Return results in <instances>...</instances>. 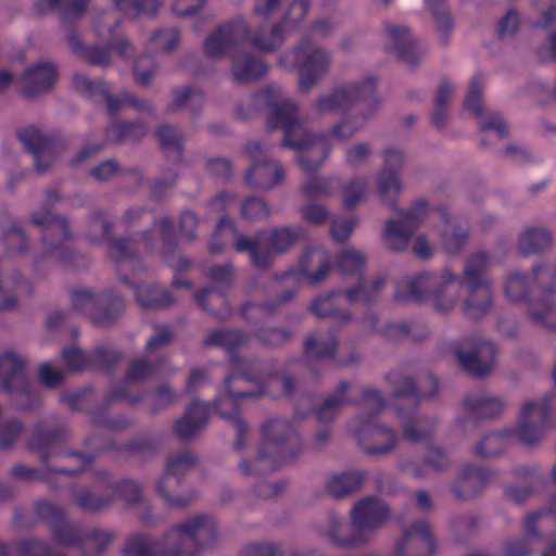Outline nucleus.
<instances>
[{"label": "nucleus", "mask_w": 556, "mask_h": 556, "mask_svg": "<svg viewBox=\"0 0 556 556\" xmlns=\"http://www.w3.org/2000/svg\"><path fill=\"white\" fill-rule=\"evenodd\" d=\"M376 81L367 77L362 81L350 83L337 87L331 92L320 96L314 108L320 113H336L355 109L357 114L336 125L331 131L323 136L309 134L296 118L295 104L280 94L271 103L268 124L271 128L285 129L283 146L296 150H312L321 153L323 157L311 164L301 159L303 169L309 172L317 168L327 157L332 141H345L361 130L369 116L378 109L379 99L375 93Z\"/></svg>", "instance_id": "f257e3e1"}, {"label": "nucleus", "mask_w": 556, "mask_h": 556, "mask_svg": "<svg viewBox=\"0 0 556 556\" xmlns=\"http://www.w3.org/2000/svg\"><path fill=\"white\" fill-rule=\"evenodd\" d=\"M422 224H428L438 232L446 254L456 255L464 250L469 238L468 230L452 218L444 207L430 206L425 200L416 201L400 220L387 224L384 241L390 249L402 251L415 229Z\"/></svg>", "instance_id": "f03ea898"}, {"label": "nucleus", "mask_w": 556, "mask_h": 556, "mask_svg": "<svg viewBox=\"0 0 556 556\" xmlns=\"http://www.w3.org/2000/svg\"><path fill=\"white\" fill-rule=\"evenodd\" d=\"M216 527L211 517L197 516L169 529L161 540L144 535L129 538L125 556H195L201 548L213 546Z\"/></svg>", "instance_id": "7ed1b4c3"}, {"label": "nucleus", "mask_w": 556, "mask_h": 556, "mask_svg": "<svg viewBox=\"0 0 556 556\" xmlns=\"http://www.w3.org/2000/svg\"><path fill=\"white\" fill-rule=\"evenodd\" d=\"M466 285L460 275L451 267L437 274L425 273L416 277H405L397 282L395 296L403 301H430L440 314L451 313L459 303Z\"/></svg>", "instance_id": "20e7f679"}, {"label": "nucleus", "mask_w": 556, "mask_h": 556, "mask_svg": "<svg viewBox=\"0 0 556 556\" xmlns=\"http://www.w3.org/2000/svg\"><path fill=\"white\" fill-rule=\"evenodd\" d=\"M300 440L292 426L281 419L266 421L262 429V440L256 456L242 459L239 471L243 476L270 472L300 450Z\"/></svg>", "instance_id": "39448f33"}, {"label": "nucleus", "mask_w": 556, "mask_h": 556, "mask_svg": "<svg viewBox=\"0 0 556 556\" xmlns=\"http://www.w3.org/2000/svg\"><path fill=\"white\" fill-rule=\"evenodd\" d=\"M288 33L279 23L268 31L251 33L249 23L238 17L214 29L204 41L205 54L212 59L227 55L233 48L251 41L252 46L263 52L276 51L285 41Z\"/></svg>", "instance_id": "423d86ee"}, {"label": "nucleus", "mask_w": 556, "mask_h": 556, "mask_svg": "<svg viewBox=\"0 0 556 556\" xmlns=\"http://www.w3.org/2000/svg\"><path fill=\"white\" fill-rule=\"evenodd\" d=\"M279 63L286 68L296 67L299 88L302 92H308L328 74L332 55L326 48L303 39L294 49L283 53Z\"/></svg>", "instance_id": "0eeeda50"}, {"label": "nucleus", "mask_w": 556, "mask_h": 556, "mask_svg": "<svg viewBox=\"0 0 556 556\" xmlns=\"http://www.w3.org/2000/svg\"><path fill=\"white\" fill-rule=\"evenodd\" d=\"M389 515V508L382 501L376 497H366L359 501L351 511L355 535L340 539L334 533H330L329 540L339 546L365 544L370 540V535L388 520Z\"/></svg>", "instance_id": "6e6552de"}, {"label": "nucleus", "mask_w": 556, "mask_h": 556, "mask_svg": "<svg viewBox=\"0 0 556 556\" xmlns=\"http://www.w3.org/2000/svg\"><path fill=\"white\" fill-rule=\"evenodd\" d=\"M247 153L253 163L245 174V182L258 189H271L283 178L281 165L268 157V148L258 141L248 144Z\"/></svg>", "instance_id": "1a4fd4ad"}, {"label": "nucleus", "mask_w": 556, "mask_h": 556, "mask_svg": "<svg viewBox=\"0 0 556 556\" xmlns=\"http://www.w3.org/2000/svg\"><path fill=\"white\" fill-rule=\"evenodd\" d=\"M454 353L465 369L475 376H484L494 367L496 348L484 338H475L455 346Z\"/></svg>", "instance_id": "9d476101"}, {"label": "nucleus", "mask_w": 556, "mask_h": 556, "mask_svg": "<svg viewBox=\"0 0 556 556\" xmlns=\"http://www.w3.org/2000/svg\"><path fill=\"white\" fill-rule=\"evenodd\" d=\"M195 458L190 452H181L172 456L166 464L162 477L156 483L157 493L172 506H185L189 500L178 493L180 477L193 467Z\"/></svg>", "instance_id": "9b49d317"}, {"label": "nucleus", "mask_w": 556, "mask_h": 556, "mask_svg": "<svg viewBox=\"0 0 556 556\" xmlns=\"http://www.w3.org/2000/svg\"><path fill=\"white\" fill-rule=\"evenodd\" d=\"M351 430L362 448L370 455L389 453L397 442L393 430L376 425L371 419L353 421Z\"/></svg>", "instance_id": "f8f14e48"}, {"label": "nucleus", "mask_w": 556, "mask_h": 556, "mask_svg": "<svg viewBox=\"0 0 556 556\" xmlns=\"http://www.w3.org/2000/svg\"><path fill=\"white\" fill-rule=\"evenodd\" d=\"M330 269L327 252L321 248H312L301 255L296 269L290 271L286 279L296 280L300 285L316 286L328 277Z\"/></svg>", "instance_id": "ddd939ff"}, {"label": "nucleus", "mask_w": 556, "mask_h": 556, "mask_svg": "<svg viewBox=\"0 0 556 556\" xmlns=\"http://www.w3.org/2000/svg\"><path fill=\"white\" fill-rule=\"evenodd\" d=\"M248 381L249 377L247 375H232L228 377L226 380V394L223 400L216 403L223 418H233V425L239 437L237 442L238 446L241 445V437L247 430V426L236 418L238 414V404L244 399L257 397L263 394L262 390L244 391L243 388Z\"/></svg>", "instance_id": "4468645a"}, {"label": "nucleus", "mask_w": 556, "mask_h": 556, "mask_svg": "<svg viewBox=\"0 0 556 556\" xmlns=\"http://www.w3.org/2000/svg\"><path fill=\"white\" fill-rule=\"evenodd\" d=\"M53 536L61 545L81 543L84 556H100L114 540L113 533L108 531H93L81 535L79 530L71 525H62L54 529Z\"/></svg>", "instance_id": "2eb2a0df"}, {"label": "nucleus", "mask_w": 556, "mask_h": 556, "mask_svg": "<svg viewBox=\"0 0 556 556\" xmlns=\"http://www.w3.org/2000/svg\"><path fill=\"white\" fill-rule=\"evenodd\" d=\"M73 81L74 87L86 97L97 102H104L110 113L117 112L125 103L139 108V104L128 93H123L121 98L113 97L101 80L93 81L84 74H75Z\"/></svg>", "instance_id": "dca6fc26"}, {"label": "nucleus", "mask_w": 556, "mask_h": 556, "mask_svg": "<svg viewBox=\"0 0 556 556\" xmlns=\"http://www.w3.org/2000/svg\"><path fill=\"white\" fill-rule=\"evenodd\" d=\"M434 551L435 542L430 527L427 522L420 521L403 533L396 556H431Z\"/></svg>", "instance_id": "f3484780"}, {"label": "nucleus", "mask_w": 556, "mask_h": 556, "mask_svg": "<svg viewBox=\"0 0 556 556\" xmlns=\"http://www.w3.org/2000/svg\"><path fill=\"white\" fill-rule=\"evenodd\" d=\"M484 80L481 76H475L471 79L469 91L465 101V111L477 116H481L480 128L483 131H494L500 138L507 134L505 123L496 115H491L490 121H485L482 113V89Z\"/></svg>", "instance_id": "a211bd4d"}, {"label": "nucleus", "mask_w": 556, "mask_h": 556, "mask_svg": "<svg viewBox=\"0 0 556 556\" xmlns=\"http://www.w3.org/2000/svg\"><path fill=\"white\" fill-rule=\"evenodd\" d=\"M463 311L471 319H479L489 314L493 303L492 285L466 286Z\"/></svg>", "instance_id": "6ab92c4d"}, {"label": "nucleus", "mask_w": 556, "mask_h": 556, "mask_svg": "<svg viewBox=\"0 0 556 556\" xmlns=\"http://www.w3.org/2000/svg\"><path fill=\"white\" fill-rule=\"evenodd\" d=\"M58 80V72L53 64L42 62L25 72L22 77L24 93L27 97L49 90Z\"/></svg>", "instance_id": "aec40b11"}, {"label": "nucleus", "mask_w": 556, "mask_h": 556, "mask_svg": "<svg viewBox=\"0 0 556 556\" xmlns=\"http://www.w3.org/2000/svg\"><path fill=\"white\" fill-rule=\"evenodd\" d=\"M0 383L7 390H14L25 384V362L13 350L0 354Z\"/></svg>", "instance_id": "412c9836"}, {"label": "nucleus", "mask_w": 556, "mask_h": 556, "mask_svg": "<svg viewBox=\"0 0 556 556\" xmlns=\"http://www.w3.org/2000/svg\"><path fill=\"white\" fill-rule=\"evenodd\" d=\"M20 140L26 149L35 155L36 168L42 173L48 168L43 161L51 160L54 155V149L50 140L35 127L24 129L20 132Z\"/></svg>", "instance_id": "4be33fe9"}, {"label": "nucleus", "mask_w": 556, "mask_h": 556, "mask_svg": "<svg viewBox=\"0 0 556 556\" xmlns=\"http://www.w3.org/2000/svg\"><path fill=\"white\" fill-rule=\"evenodd\" d=\"M208 405L201 402L191 404L186 414L176 422L175 433L184 440L193 438L207 422Z\"/></svg>", "instance_id": "5701e85b"}, {"label": "nucleus", "mask_w": 556, "mask_h": 556, "mask_svg": "<svg viewBox=\"0 0 556 556\" xmlns=\"http://www.w3.org/2000/svg\"><path fill=\"white\" fill-rule=\"evenodd\" d=\"M551 273L544 268H538L528 277L518 271L510 273L504 283V293L508 301L519 302L526 299L534 282L548 278Z\"/></svg>", "instance_id": "b1692460"}, {"label": "nucleus", "mask_w": 556, "mask_h": 556, "mask_svg": "<svg viewBox=\"0 0 556 556\" xmlns=\"http://www.w3.org/2000/svg\"><path fill=\"white\" fill-rule=\"evenodd\" d=\"M465 407L471 415L480 418H493L503 413L505 402L490 393L477 392L466 396Z\"/></svg>", "instance_id": "393cba45"}, {"label": "nucleus", "mask_w": 556, "mask_h": 556, "mask_svg": "<svg viewBox=\"0 0 556 556\" xmlns=\"http://www.w3.org/2000/svg\"><path fill=\"white\" fill-rule=\"evenodd\" d=\"M491 475L482 469L464 466L455 482V494L460 498L475 495L490 479Z\"/></svg>", "instance_id": "a878e982"}, {"label": "nucleus", "mask_w": 556, "mask_h": 556, "mask_svg": "<svg viewBox=\"0 0 556 556\" xmlns=\"http://www.w3.org/2000/svg\"><path fill=\"white\" fill-rule=\"evenodd\" d=\"M492 264L491 257L483 251L471 254L464 265L462 280L466 286H472L476 282L480 285H492V281L484 277Z\"/></svg>", "instance_id": "bb28decb"}, {"label": "nucleus", "mask_w": 556, "mask_h": 556, "mask_svg": "<svg viewBox=\"0 0 556 556\" xmlns=\"http://www.w3.org/2000/svg\"><path fill=\"white\" fill-rule=\"evenodd\" d=\"M266 72V64L251 55L240 54L232 58V76L239 84L250 83Z\"/></svg>", "instance_id": "cd10ccee"}, {"label": "nucleus", "mask_w": 556, "mask_h": 556, "mask_svg": "<svg viewBox=\"0 0 556 556\" xmlns=\"http://www.w3.org/2000/svg\"><path fill=\"white\" fill-rule=\"evenodd\" d=\"M425 3L434 18L438 40L442 46H447L453 31V23L445 1L425 0Z\"/></svg>", "instance_id": "c85d7f7f"}, {"label": "nucleus", "mask_w": 556, "mask_h": 556, "mask_svg": "<svg viewBox=\"0 0 556 556\" xmlns=\"http://www.w3.org/2000/svg\"><path fill=\"white\" fill-rule=\"evenodd\" d=\"M364 482L363 473L345 471L330 476L326 481V490L333 496H343L356 491Z\"/></svg>", "instance_id": "c756f323"}, {"label": "nucleus", "mask_w": 556, "mask_h": 556, "mask_svg": "<svg viewBox=\"0 0 556 556\" xmlns=\"http://www.w3.org/2000/svg\"><path fill=\"white\" fill-rule=\"evenodd\" d=\"M450 465L448 457L439 448H430L421 465L408 464L405 466L407 472H412L416 477H424L427 472H440L445 470Z\"/></svg>", "instance_id": "7c9ffc66"}, {"label": "nucleus", "mask_w": 556, "mask_h": 556, "mask_svg": "<svg viewBox=\"0 0 556 556\" xmlns=\"http://www.w3.org/2000/svg\"><path fill=\"white\" fill-rule=\"evenodd\" d=\"M73 305L78 312L91 315L93 323L98 326H108L113 321V318L98 315L93 312L99 305V300L89 289L76 290L73 293Z\"/></svg>", "instance_id": "2f4dec72"}, {"label": "nucleus", "mask_w": 556, "mask_h": 556, "mask_svg": "<svg viewBox=\"0 0 556 556\" xmlns=\"http://www.w3.org/2000/svg\"><path fill=\"white\" fill-rule=\"evenodd\" d=\"M311 7V0H292L278 23L290 34L307 18Z\"/></svg>", "instance_id": "473e14b6"}, {"label": "nucleus", "mask_w": 556, "mask_h": 556, "mask_svg": "<svg viewBox=\"0 0 556 556\" xmlns=\"http://www.w3.org/2000/svg\"><path fill=\"white\" fill-rule=\"evenodd\" d=\"M551 233L543 228L527 229L519 238L520 253L527 255L545 250L551 245Z\"/></svg>", "instance_id": "72a5a7b5"}, {"label": "nucleus", "mask_w": 556, "mask_h": 556, "mask_svg": "<svg viewBox=\"0 0 556 556\" xmlns=\"http://www.w3.org/2000/svg\"><path fill=\"white\" fill-rule=\"evenodd\" d=\"M376 190L384 204H393L402 191V184L396 173L380 172L376 177Z\"/></svg>", "instance_id": "f704fd0d"}, {"label": "nucleus", "mask_w": 556, "mask_h": 556, "mask_svg": "<svg viewBox=\"0 0 556 556\" xmlns=\"http://www.w3.org/2000/svg\"><path fill=\"white\" fill-rule=\"evenodd\" d=\"M116 49L121 55L128 56V50L130 46L127 40L121 39L116 42H110V46L105 49L91 47L84 49L81 55L91 64L108 66L111 63V50Z\"/></svg>", "instance_id": "c9c22d12"}, {"label": "nucleus", "mask_w": 556, "mask_h": 556, "mask_svg": "<svg viewBox=\"0 0 556 556\" xmlns=\"http://www.w3.org/2000/svg\"><path fill=\"white\" fill-rule=\"evenodd\" d=\"M89 0H39L37 8L40 12L56 10L64 17H77L88 8Z\"/></svg>", "instance_id": "e433bc0d"}, {"label": "nucleus", "mask_w": 556, "mask_h": 556, "mask_svg": "<svg viewBox=\"0 0 556 556\" xmlns=\"http://www.w3.org/2000/svg\"><path fill=\"white\" fill-rule=\"evenodd\" d=\"M138 303L147 308L166 307L172 303L170 296L159 287L141 285L136 289Z\"/></svg>", "instance_id": "4c0bfd02"}, {"label": "nucleus", "mask_w": 556, "mask_h": 556, "mask_svg": "<svg viewBox=\"0 0 556 556\" xmlns=\"http://www.w3.org/2000/svg\"><path fill=\"white\" fill-rule=\"evenodd\" d=\"M369 194L368 181L363 177H355L342 187V202L346 208H354L365 201Z\"/></svg>", "instance_id": "58836bf2"}, {"label": "nucleus", "mask_w": 556, "mask_h": 556, "mask_svg": "<svg viewBox=\"0 0 556 556\" xmlns=\"http://www.w3.org/2000/svg\"><path fill=\"white\" fill-rule=\"evenodd\" d=\"M529 316L539 325L556 329V303L553 299L535 301L529 306Z\"/></svg>", "instance_id": "ea45409f"}, {"label": "nucleus", "mask_w": 556, "mask_h": 556, "mask_svg": "<svg viewBox=\"0 0 556 556\" xmlns=\"http://www.w3.org/2000/svg\"><path fill=\"white\" fill-rule=\"evenodd\" d=\"M365 256L357 250L348 249L337 260V266L344 277H361L365 268Z\"/></svg>", "instance_id": "a19ab883"}, {"label": "nucleus", "mask_w": 556, "mask_h": 556, "mask_svg": "<svg viewBox=\"0 0 556 556\" xmlns=\"http://www.w3.org/2000/svg\"><path fill=\"white\" fill-rule=\"evenodd\" d=\"M383 283L384 280L382 278L372 281L362 279L355 288H351L346 291L345 299L352 303H371Z\"/></svg>", "instance_id": "79ce46f5"}, {"label": "nucleus", "mask_w": 556, "mask_h": 556, "mask_svg": "<svg viewBox=\"0 0 556 556\" xmlns=\"http://www.w3.org/2000/svg\"><path fill=\"white\" fill-rule=\"evenodd\" d=\"M149 237L147 235H143L140 241H113L109 242V252L112 255V257L116 258L119 263L121 269H126V264L130 262V260L134 256L132 249L135 245L137 247L139 243L143 244L146 248H148Z\"/></svg>", "instance_id": "37998d69"}, {"label": "nucleus", "mask_w": 556, "mask_h": 556, "mask_svg": "<svg viewBox=\"0 0 556 556\" xmlns=\"http://www.w3.org/2000/svg\"><path fill=\"white\" fill-rule=\"evenodd\" d=\"M388 37L391 42V48L403 58H407L409 51L413 50L416 46V42L412 38L408 28L405 26L389 27Z\"/></svg>", "instance_id": "c03bdc74"}, {"label": "nucleus", "mask_w": 556, "mask_h": 556, "mask_svg": "<svg viewBox=\"0 0 556 556\" xmlns=\"http://www.w3.org/2000/svg\"><path fill=\"white\" fill-rule=\"evenodd\" d=\"M349 389L346 383L342 384L336 394L328 397L323 406L317 412V418L321 422H328L336 418L340 408L344 406L348 401L345 399V392Z\"/></svg>", "instance_id": "a18cd8bd"}, {"label": "nucleus", "mask_w": 556, "mask_h": 556, "mask_svg": "<svg viewBox=\"0 0 556 556\" xmlns=\"http://www.w3.org/2000/svg\"><path fill=\"white\" fill-rule=\"evenodd\" d=\"M337 187V179L312 177L304 184L302 193L308 200L324 198L332 194Z\"/></svg>", "instance_id": "49530a36"}, {"label": "nucleus", "mask_w": 556, "mask_h": 556, "mask_svg": "<svg viewBox=\"0 0 556 556\" xmlns=\"http://www.w3.org/2000/svg\"><path fill=\"white\" fill-rule=\"evenodd\" d=\"M146 134V127L140 123H118L106 130L110 141H123L127 139H140Z\"/></svg>", "instance_id": "de8ad7c7"}, {"label": "nucleus", "mask_w": 556, "mask_h": 556, "mask_svg": "<svg viewBox=\"0 0 556 556\" xmlns=\"http://www.w3.org/2000/svg\"><path fill=\"white\" fill-rule=\"evenodd\" d=\"M507 433H490L482 438V440L475 446V454L481 457H493L498 455L505 448V441Z\"/></svg>", "instance_id": "09e8293b"}, {"label": "nucleus", "mask_w": 556, "mask_h": 556, "mask_svg": "<svg viewBox=\"0 0 556 556\" xmlns=\"http://www.w3.org/2000/svg\"><path fill=\"white\" fill-rule=\"evenodd\" d=\"M403 427L405 437L413 442L422 441L433 432V422L424 417L414 416Z\"/></svg>", "instance_id": "8fccbe9b"}, {"label": "nucleus", "mask_w": 556, "mask_h": 556, "mask_svg": "<svg viewBox=\"0 0 556 556\" xmlns=\"http://www.w3.org/2000/svg\"><path fill=\"white\" fill-rule=\"evenodd\" d=\"M33 223L47 228V236L45 237V240H48V237L60 241L67 238V225L63 218L53 217L47 212L43 218H39L38 215H34Z\"/></svg>", "instance_id": "3c124183"}, {"label": "nucleus", "mask_w": 556, "mask_h": 556, "mask_svg": "<svg viewBox=\"0 0 556 556\" xmlns=\"http://www.w3.org/2000/svg\"><path fill=\"white\" fill-rule=\"evenodd\" d=\"M300 233L290 228L274 230L268 239L271 253H280L292 247L299 239Z\"/></svg>", "instance_id": "603ef678"}, {"label": "nucleus", "mask_w": 556, "mask_h": 556, "mask_svg": "<svg viewBox=\"0 0 556 556\" xmlns=\"http://www.w3.org/2000/svg\"><path fill=\"white\" fill-rule=\"evenodd\" d=\"M419 328L417 324H409L408 321L401 320L397 323L388 324L383 332L391 340H403L410 338L413 340L420 339V336L416 331Z\"/></svg>", "instance_id": "864d4df0"}, {"label": "nucleus", "mask_w": 556, "mask_h": 556, "mask_svg": "<svg viewBox=\"0 0 556 556\" xmlns=\"http://www.w3.org/2000/svg\"><path fill=\"white\" fill-rule=\"evenodd\" d=\"M244 342V337L236 330L222 329L212 332L205 339L208 345H222L227 349H233Z\"/></svg>", "instance_id": "5fc2aeb1"}, {"label": "nucleus", "mask_w": 556, "mask_h": 556, "mask_svg": "<svg viewBox=\"0 0 556 556\" xmlns=\"http://www.w3.org/2000/svg\"><path fill=\"white\" fill-rule=\"evenodd\" d=\"M157 136L162 148L167 153H174L178 157L181 152L180 134L170 126H161L157 130Z\"/></svg>", "instance_id": "6e6d98bb"}, {"label": "nucleus", "mask_w": 556, "mask_h": 556, "mask_svg": "<svg viewBox=\"0 0 556 556\" xmlns=\"http://www.w3.org/2000/svg\"><path fill=\"white\" fill-rule=\"evenodd\" d=\"M261 239H257L256 241H251L243 236H240L236 239V249L238 251H251L252 262L258 267H266L269 263V258L268 254L261 255Z\"/></svg>", "instance_id": "4d7b16f0"}, {"label": "nucleus", "mask_w": 556, "mask_h": 556, "mask_svg": "<svg viewBox=\"0 0 556 556\" xmlns=\"http://www.w3.org/2000/svg\"><path fill=\"white\" fill-rule=\"evenodd\" d=\"M286 0H252V14L262 20H271L281 9Z\"/></svg>", "instance_id": "13d9d810"}, {"label": "nucleus", "mask_w": 556, "mask_h": 556, "mask_svg": "<svg viewBox=\"0 0 556 556\" xmlns=\"http://www.w3.org/2000/svg\"><path fill=\"white\" fill-rule=\"evenodd\" d=\"M203 103V94L193 88H184L175 91L174 105L176 108L198 109Z\"/></svg>", "instance_id": "bf43d9fd"}, {"label": "nucleus", "mask_w": 556, "mask_h": 556, "mask_svg": "<svg viewBox=\"0 0 556 556\" xmlns=\"http://www.w3.org/2000/svg\"><path fill=\"white\" fill-rule=\"evenodd\" d=\"M336 342L330 341L325 343V341L316 336H309L305 340V350L313 356L317 357H328L332 356L336 353Z\"/></svg>", "instance_id": "052dcab7"}, {"label": "nucleus", "mask_w": 556, "mask_h": 556, "mask_svg": "<svg viewBox=\"0 0 556 556\" xmlns=\"http://www.w3.org/2000/svg\"><path fill=\"white\" fill-rule=\"evenodd\" d=\"M155 72V64L150 55H143L136 60L134 76L138 84L148 85Z\"/></svg>", "instance_id": "680f3d73"}, {"label": "nucleus", "mask_w": 556, "mask_h": 556, "mask_svg": "<svg viewBox=\"0 0 556 556\" xmlns=\"http://www.w3.org/2000/svg\"><path fill=\"white\" fill-rule=\"evenodd\" d=\"M152 43L159 51H172L179 43V34L176 29L162 30L154 35L152 38Z\"/></svg>", "instance_id": "e2e57ef3"}, {"label": "nucleus", "mask_w": 556, "mask_h": 556, "mask_svg": "<svg viewBox=\"0 0 556 556\" xmlns=\"http://www.w3.org/2000/svg\"><path fill=\"white\" fill-rule=\"evenodd\" d=\"M357 225V220L353 218H337L332 222L331 225V237L333 240L338 242H342L348 240L353 233L355 227Z\"/></svg>", "instance_id": "0e129e2a"}, {"label": "nucleus", "mask_w": 556, "mask_h": 556, "mask_svg": "<svg viewBox=\"0 0 556 556\" xmlns=\"http://www.w3.org/2000/svg\"><path fill=\"white\" fill-rule=\"evenodd\" d=\"M63 358L70 369L81 370L89 367L92 363L91 358L88 357L81 350L77 348H71L63 351Z\"/></svg>", "instance_id": "69168bd1"}, {"label": "nucleus", "mask_w": 556, "mask_h": 556, "mask_svg": "<svg viewBox=\"0 0 556 556\" xmlns=\"http://www.w3.org/2000/svg\"><path fill=\"white\" fill-rule=\"evenodd\" d=\"M268 214L269 210L261 199H249L245 201L242 207V215L251 220H260L266 218Z\"/></svg>", "instance_id": "338daca9"}, {"label": "nucleus", "mask_w": 556, "mask_h": 556, "mask_svg": "<svg viewBox=\"0 0 556 556\" xmlns=\"http://www.w3.org/2000/svg\"><path fill=\"white\" fill-rule=\"evenodd\" d=\"M339 296L337 293L319 296L313 302L311 311L318 317H327L334 312Z\"/></svg>", "instance_id": "774afa93"}]
</instances>
